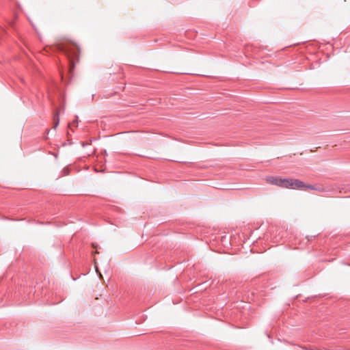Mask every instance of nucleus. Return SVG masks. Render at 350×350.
Listing matches in <instances>:
<instances>
[{
    "mask_svg": "<svg viewBox=\"0 0 350 350\" xmlns=\"http://www.w3.org/2000/svg\"><path fill=\"white\" fill-rule=\"evenodd\" d=\"M280 187L291 188V189H300L306 187L310 189H314L312 186H307L302 181L297 179L292 178H280Z\"/></svg>",
    "mask_w": 350,
    "mask_h": 350,
    "instance_id": "f257e3e1",
    "label": "nucleus"
},
{
    "mask_svg": "<svg viewBox=\"0 0 350 350\" xmlns=\"http://www.w3.org/2000/svg\"><path fill=\"white\" fill-rule=\"evenodd\" d=\"M64 171L65 172V173H66V174H68V170H67V169H64Z\"/></svg>",
    "mask_w": 350,
    "mask_h": 350,
    "instance_id": "20e7f679",
    "label": "nucleus"
},
{
    "mask_svg": "<svg viewBox=\"0 0 350 350\" xmlns=\"http://www.w3.org/2000/svg\"><path fill=\"white\" fill-rule=\"evenodd\" d=\"M280 177L277 176H269L267 178V180L272 185L280 187Z\"/></svg>",
    "mask_w": 350,
    "mask_h": 350,
    "instance_id": "f03ea898",
    "label": "nucleus"
},
{
    "mask_svg": "<svg viewBox=\"0 0 350 350\" xmlns=\"http://www.w3.org/2000/svg\"><path fill=\"white\" fill-rule=\"evenodd\" d=\"M54 129H56L59 124V112H56L54 115Z\"/></svg>",
    "mask_w": 350,
    "mask_h": 350,
    "instance_id": "7ed1b4c3",
    "label": "nucleus"
}]
</instances>
